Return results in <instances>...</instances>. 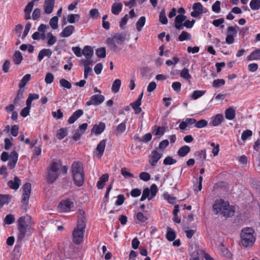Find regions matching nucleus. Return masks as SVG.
<instances>
[{"instance_id": "6e6552de", "label": "nucleus", "mask_w": 260, "mask_h": 260, "mask_svg": "<svg viewBox=\"0 0 260 260\" xmlns=\"http://www.w3.org/2000/svg\"><path fill=\"white\" fill-rule=\"evenodd\" d=\"M158 191L157 186L153 184L150 186V188H146L143 190L141 201H144L147 198L149 200L152 199L157 193Z\"/></svg>"}, {"instance_id": "c85d7f7f", "label": "nucleus", "mask_w": 260, "mask_h": 260, "mask_svg": "<svg viewBox=\"0 0 260 260\" xmlns=\"http://www.w3.org/2000/svg\"><path fill=\"white\" fill-rule=\"evenodd\" d=\"M248 60H260V49H257L253 51L248 57Z\"/></svg>"}, {"instance_id": "c03bdc74", "label": "nucleus", "mask_w": 260, "mask_h": 260, "mask_svg": "<svg viewBox=\"0 0 260 260\" xmlns=\"http://www.w3.org/2000/svg\"><path fill=\"white\" fill-rule=\"evenodd\" d=\"M58 21L57 16H54L50 20L49 24L52 29H56L58 28Z\"/></svg>"}, {"instance_id": "5701e85b", "label": "nucleus", "mask_w": 260, "mask_h": 260, "mask_svg": "<svg viewBox=\"0 0 260 260\" xmlns=\"http://www.w3.org/2000/svg\"><path fill=\"white\" fill-rule=\"evenodd\" d=\"M52 55V51L49 49H42L38 56V58L39 61H41L45 56H47L50 58Z\"/></svg>"}, {"instance_id": "58836bf2", "label": "nucleus", "mask_w": 260, "mask_h": 260, "mask_svg": "<svg viewBox=\"0 0 260 260\" xmlns=\"http://www.w3.org/2000/svg\"><path fill=\"white\" fill-rule=\"evenodd\" d=\"M191 37L190 34L185 31H183L178 37V40L180 41H183L184 40H190Z\"/></svg>"}, {"instance_id": "69168bd1", "label": "nucleus", "mask_w": 260, "mask_h": 260, "mask_svg": "<svg viewBox=\"0 0 260 260\" xmlns=\"http://www.w3.org/2000/svg\"><path fill=\"white\" fill-rule=\"evenodd\" d=\"M121 173L122 175L125 177L127 178H132L133 177V175L129 172L126 168H122L121 169Z\"/></svg>"}, {"instance_id": "0eeeda50", "label": "nucleus", "mask_w": 260, "mask_h": 260, "mask_svg": "<svg viewBox=\"0 0 260 260\" xmlns=\"http://www.w3.org/2000/svg\"><path fill=\"white\" fill-rule=\"evenodd\" d=\"M1 158L3 161H6L9 159L8 165L11 168H14L18 160V153L14 151L10 155L7 152H3L1 156Z\"/></svg>"}, {"instance_id": "de8ad7c7", "label": "nucleus", "mask_w": 260, "mask_h": 260, "mask_svg": "<svg viewBox=\"0 0 260 260\" xmlns=\"http://www.w3.org/2000/svg\"><path fill=\"white\" fill-rule=\"evenodd\" d=\"M67 135L66 128H60L57 131L56 137L60 140L62 139Z\"/></svg>"}, {"instance_id": "e2e57ef3", "label": "nucleus", "mask_w": 260, "mask_h": 260, "mask_svg": "<svg viewBox=\"0 0 260 260\" xmlns=\"http://www.w3.org/2000/svg\"><path fill=\"white\" fill-rule=\"evenodd\" d=\"M212 11L215 13H219L220 11V2L216 1L212 6Z\"/></svg>"}, {"instance_id": "20e7f679", "label": "nucleus", "mask_w": 260, "mask_h": 260, "mask_svg": "<svg viewBox=\"0 0 260 260\" xmlns=\"http://www.w3.org/2000/svg\"><path fill=\"white\" fill-rule=\"evenodd\" d=\"M254 231L251 228H243L241 232V243L245 247H250L255 241L254 236Z\"/></svg>"}, {"instance_id": "774afa93", "label": "nucleus", "mask_w": 260, "mask_h": 260, "mask_svg": "<svg viewBox=\"0 0 260 260\" xmlns=\"http://www.w3.org/2000/svg\"><path fill=\"white\" fill-rule=\"evenodd\" d=\"M41 15V10L39 8H36L34 10L32 14V18L34 20H37L40 18Z\"/></svg>"}, {"instance_id": "2f4dec72", "label": "nucleus", "mask_w": 260, "mask_h": 260, "mask_svg": "<svg viewBox=\"0 0 260 260\" xmlns=\"http://www.w3.org/2000/svg\"><path fill=\"white\" fill-rule=\"evenodd\" d=\"M223 117L221 114H217L213 118L211 124L214 126L219 125L223 121Z\"/></svg>"}, {"instance_id": "f03ea898", "label": "nucleus", "mask_w": 260, "mask_h": 260, "mask_svg": "<svg viewBox=\"0 0 260 260\" xmlns=\"http://www.w3.org/2000/svg\"><path fill=\"white\" fill-rule=\"evenodd\" d=\"M17 223L19 231L18 234V240H22L25 236L31 235L34 231L32 226L34 224V222L29 215H26L19 217L17 220Z\"/></svg>"}, {"instance_id": "a18cd8bd", "label": "nucleus", "mask_w": 260, "mask_h": 260, "mask_svg": "<svg viewBox=\"0 0 260 260\" xmlns=\"http://www.w3.org/2000/svg\"><path fill=\"white\" fill-rule=\"evenodd\" d=\"M250 7L253 10H257L260 8V0H251Z\"/></svg>"}, {"instance_id": "f257e3e1", "label": "nucleus", "mask_w": 260, "mask_h": 260, "mask_svg": "<svg viewBox=\"0 0 260 260\" xmlns=\"http://www.w3.org/2000/svg\"><path fill=\"white\" fill-rule=\"evenodd\" d=\"M86 228V217L82 209L78 210V219L77 226L72 232L73 242L76 244L82 242Z\"/></svg>"}, {"instance_id": "1a4fd4ad", "label": "nucleus", "mask_w": 260, "mask_h": 260, "mask_svg": "<svg viewBox=\"0 0 260 260\" xmlns=\"http://www.w3.org/2000/svg\"><path fill=\"white\" fill-rule=\"evenodd\" d=\"M239 29V27L237 25L230 26L228 27L225 38V42L228 44H232L234 42V37L236 36Z\"/></svg>"}, {"instance_id": "3c124183", "label": "nucleus", "mask_w": 260, "mask_h": 260, "mask_svg": "<svg viewBox=\"0 0 260 260\" xmlns=\"http://www.w3.org/2000/svg\"><path fill=\"white\" fill-rule=\"evenodd\" d=\"M205 93V91L203 90H195L192 94L191 98L193 100H197L198 98L201 97Z\"/></svg>"}, {"instance_id": "72a5a7b5", "label": "nucleus", "mask_w": 260, "mask_h": 260, "mask_svg": "<svg viewBox=\"0 0 260 260\" xmlns=\"http://www.w3.org/2000/svg\"><path fill=\"white\" fill-rule=\"evenodd\" d=\"M30 78L31 75L30 74H28L24 75L19 84V87L20 89L24 87L26 85L27 82L30 80Z\"/></svg>"}, {"instance_id": "4c0bfd02", "label": "nucleus", "mask_w": 260, "mask_h": 260, "mask_svg": "<svg viewBox=\"0 0 260 260\" xmlns=\"http://www.w3.org/2000/svg\"><path fill=\"white\" fill-rule=\"evenodd\" d=\"M23 59L22 55L19 51H16L13 58V61L16 64H19L21 63Z\"/></svg>"}, {"instance_id": "603ef678", "label": "nucleus", "mask_w": 260, "mask_h": 260, "mask_svg": "<svg viewBox=\"0 0 260 260\" xmlns=\"http://www.w3.org/2000/svg\"><path fill=\"white\" fill-rule=\"evenodd\" d=\"M252 135V132L251 130L247 129L244 131L241 135V139L245 141L248 138L250 137Z\"/></svg>"}, {"instance_id": "a19ab883", "label": "nucleus", "mask_w": 260, "mask_h": 260, "mask_svg": "<svg viewBox=\"0 0 260 260\" xmlns=\"http://www.w3.org/2000/svg\"><path fill=\"white\" fill-rule=\"evenodd\" d=\"M159 20L162 24H167L168 23V19L166 17L165 10L164 9L162 10L159 13Z\"/></svg>"}, {"instance_id": "39448f33", "label": "nucleus", "mask_w": 260, "mask_h": 260, "mask_svg": "<svg viewBox=\"0 0 260 260\" xmlns=\"http://www.w3.org/2000/svg\"><path fill=\"white\" fill-rule=\"evenodd\" d=\"M126 35L124 33L115 34L112 38L107 39L106 42L109 48L113 51H117L119 49L117 44H122L125 40Z\"/></svg>"}, {"instance_id": "bf43d9fd", "label": "nucleus", "mask_w": 260, "mask_h": 260, "mask_svg": "<svg viewBox=\"0 0 260 260\" xmlns=\"http://www.w3.org/2000/svg\"><path fill=\"white\" fill-rule=\"evenodd\" d=\"M208 122L206 120L204 119H201L198 122L196 121L195 126L197 128H201L206 126Z\"/></svg>"}, {"instance_id": "864d4df0", "label": "nucleus", "mask_w": 260, "mask_h": 260, "mask_svg": "<svg viewBox=\"0 0 260 260\" xmlns=\"http://www.w3.org/2000/svg\"><path fill=\"white\" fill-rule=\"evenodd\" d=\"M96 55L100 58H104L106 56V49L105 47H102L96 50Z\"/></svg>"}, {"instance_id": "f8f14e48", "label": "nucleus", "mask_w": 260, "mask_h": 260, "mask_svg": "<svg viewBox=\"0 0 260 260\" xmlns=\"http://www.w3.org/2000/svg\"><path fill=\"white\" fill-rule=\"evenodd\" d=\"M104 100L105 97L104 95L100 94H94L91 96L90 100L86 102V105L88 106L91 105H99Z\"/></svg>"}, {"instance_id": "4d7b16f0", "label": "nucleus", "mask_w": 260, "mask_h": 260, "mask_svg": "<svg viewBox=\"0 0 260 260\" xmlns=\"http://www.w3.org/2000/svg\"><path fill=\"white\" fill-rule=\"evenodd\" d=\"M5 223L7 224H11L13 223L15 221V218L13 215L10 214L7 215L5 219H4Z\"/></svg>"}, {"instance_id": "a878e982", "label": "nucleus", "mask_w": 260, "mask_h": 260, "mask_svg": "<svg viewBox=\"0 0 260 260\" xmlns=\"http://www.w3.org/2000/svg\"><path fill=\"white\" fill-rule=\"evenodd\" d=\"M82 54L86 58H91L93 55V50L90 46H85L82 50Z\"/></svg>"}, {"instance_id": "4be33fe9", "label": "nucleus", "mask_w": 260, "mask_h": 260, "mask_svg": "<svg viewBox=\"0 0 260 260\" xmlns=\"http://www.w3.org/2000/svg\"><path fill=\"white\" fill-rule=\"evenodd\" d=\"M83 114V111L81 110H78L76 111L73 115L69 118L68 122L70 124H72L75 122V121L78 119Z\"/></svg>"}, {"instance_id": "ea45409f", "label": "nucleus", "mask_w": 260, "mask_h": 260, "mask_svg": "<svg viewBox=\"0 0 260 260\" xmlns=\"http://www.w3.org/2000/svg\"><path fill=\"white\" fill-rule=\"evenodd\" d=\"M127 120V119H126L124 121L120 124H119L116 127V133L117 134H121L123 133L125 129H126V125L125 124L126 123V121Z\"/></svg>"}, {"instance_id": "338daca9", "label": "nucleus", "mask_w": 260, "mask_h": 260, "mask_svg": "<svg viewBox=\"0 0 260 260\" xmlns=\"http://www.w3.org/2000/svg\"><path fill=\"white\" fill-rule=\"evenodd\" d=\"M140 178L144 181H147L150 179V175L147 172H142L139 175Z\"/></svg>"}, {"instance_id": "c9c22d12", "label": "nucleus", "mask_w": 260, "mask_h": 260, "mask_svg": "<svg viewBox=\"0 0 260 260\" xmlns=\"http://www.w3.org/2000/svg\"><path fill=\"white\" fill-rule=\"evenodd\" d=\"M146 22V18L144 16H141L136 23V28L138 31H141Z\"/></svg>"}, {"instance_id": "cd10ccee", "label": "nucleus", "mask_w": 260, "mask_h": 260, "mask_svg": "<svg viewBox=\"0 0 260 260\" xmlns=\"http://www.w3.org/2000/svg\"><path fill=\"white\" fill-rule=\"evenodd\" d=\"M190 151V147L188 146L185 145L179 149L178 151V155L181 157H184Z\"/></svg>"}, {"instance_id": "4468645a", "label": "nucleus", "mask_w": 260, "mask_h": 260, "mask_svg": "<svg viewBox=\"0 0 260 260\" xmlns=\"http://www.w3.org/2000/svg\"><path fill=\"white\" fill-rule=\"evenodd\" d=\"M193 11L191 13V16L197 17L199 15L203 13V7L200 3H196L192 6Z\"/></svg>"}, {"instance_id": "a211bd4d", "label": "nucleus", "mask_w": 260, "mask_h": 260, "mask_svg": "<svg viewBox=\"0 0 260 260\" xmlns=\"http://www.w3.org/2000/svg\"><path fill=\"white\" fill-rule=\"evenodd\" d=\"M72 174L84 173L83 165L79 161L74 162L72 166Z\"/></svg>"}, {"instance_id": "bb28decb", "label": "nucleus", "mask_w": 260, "mask_h": 260, "mask_svg": "<svg viewBox=\"0 0 260 260\" xmlns=\"http://www.w3.org/2000/svg\"><path fill=\"white\" fill-rule=\"evenodd\" d=\"M11 200V196L9 194H0V208L5 204H8Z\"/></svg>"}, {"instance_id": "dca6fc26", "label": "nucleus", "mask_w": 260, "mask_h": 260, "mask_svg": "<svg viewBox=\"0 0 260 260\" xmlns=\"http://www.w3.org/2000/svg\"><path fill=\"white\" fill-rule=\"evenodd\" d=\"M55 4L54 0H45L43 5L44 12L47 14L52 13Z\"/></svg>"}, {"instance_id": "6ab92c4d", "label": "nucleus", "mask_w": 260, "mask_h": 260, "mask_svg": "<svg viewBox=\"0 0 260 260\" xmlns=\"http://www.w3.org/2000/svg\"><path fill=\"white\" fill-rule=\"evenodd\" d=\"M21 184V180L17 177L15 176L14 178V181L10 180L8 182V186L11 189L17 190Z\"/></svg>"}, {"instance_id": "2eb2a0df", "label": "nucleus", "mask_w": 260, "mask_h": 260, "mask_svg": "<svg viewBox=\"0 0 260 260\" xmlns=\"http://www.w3.org/2000/svg\"><path fill=\"white\" fill-rule=\"evenodd\" d=\"M186 16L182 14L178 15L175 19L174 26L176 28L179 30L183 29L182 22L185 21Z\"/></svg>"}, {"instance_id": "e433bc0d", "label": "nucleus", "mask_w": 260, "mask_h": 260, "mask_svg": "<svg viewBox=\"0 0 260 260\" xmlns=\"http://www.w3.org/2000/svg\"><path fill=\"white\" fill-rule=\"evenodd\" d=\"M121 86V80L120 79H116L113 83L112 86V90L114 93L119 91Z\"/></svg>"}, {"instance_id": "f3484780", "label": "nucleus", "mask_w": 260, "mask_h": 260, "mask_svg": "<svg viewBox=\"0 0 260 260\" xmlns=\"http://www.w3.org/2000/svg\"><path fill=\"white\" fill-rule=\"evenodd\" d=\"M74 26L70 25L66 26L60 33V36L62 38H67L71 36L75 31Z\"/></svg>"}, {"instance_id": "ddd939ff", "label": "nucleus", "mask_w": 260, "mask_h": 260, "mask_svg": "<svg viewBox=\"0 0 260 260\" xmlns=\"http://www.w3.org/2000/svg\"><path fill=\"white\" fill-rule=\"evenodd\" d=\"M162 156L156 150H153L149 156V162L153 167L155 166Z\"/></svg>"}, {"instance_id": "052dcab7", "label": "nucleus", "mask_w": 260, "mask_h": 260, "mask_svg": "<svg viewBox=\"0 0 260 260\" xmlns=\"http://www.w3.org/2000/svg\"><path fill=\"white\" fill-rule=\"evenodd\" d=\"M45 82L47 84H51L54 81V76L51 73H48L46 74L45 78Z\"/></svg>"}, {"instance_id": "aec40b11", "label": "nucleus", "mask_w": 260, "mask_h": 260, "mask_svg": "<svg viewBox=\"0 0 260 260\" xmlns=\"http://www.w3.org/2000/svg\"><path fill=\"white\" fill-rule=\"evenodd\" d=\"M105 128V124L104 122H101L99 124L94 125L91 129V133H94L95 135L101 134Z\"/></svg>"}, {"instance_id": "9d476101", "label": "nucleus", "mask_w": 260, "mask_h": 260, "mask_svg": "<svg viewBox=\"0 0 260 260\" xmlns=\"http://www.w3.org/2000/svg\"><path fill=\"white\" fill-rule=\"evenodd\" d=\"M31 184L29 183H26L23 186V192L22 194V203L24 205L28 204V200L31 193Z\"/></svg>"}, {"instance_id": "09e8293b", "label": "nucleus", "mask_w": 260, "mask_h": 260, "mask_svg": "<svg viewBox=\"0 0 260 260\" xmlns=\"http://www.w3.org/2000/svg\"><path fill=\"white\" fill-rule=\"evenodd\" d=\"M180 76L186 80H189L191 79V75L189 73L188 69L184 68L180 73Z\"/></svg>"}, {"instance_id": "37998d69", "label": "nucleus", "mask_w": 260, "mask_h": 260, "mask_svg": "<svg viewBox=\"0 0 260 260\" xmlns=\"http://www.w3.org/2000/svg\"><path fill=\"white\" fill-rule=\"evenodd\" d=\"M59 84L62 87L68 89H70L72 88L71 83L65 79H61L59 80Z\"/></svg>"}, {"instance_id": "393cba45", "label": "nucleus", "mask_w": 260, "mask_h": 260, "mask_svg": "<svg viewBox=\"0 0 260 260\" xmlns=\"http://www.w3.org/2000/svg\"><path fill=\"white\" fill-rule=\"evenodd\" d=\"M109 175L108 174H103L100 178L99 181L97 182L96 186L99 189L103 188L105 183L108 180Z\"/></svg>"}, {"instance_id": "5fc2aeb1", "label": "nucleus", "mask_w": 260, "mask_h": 260, "mask_svg": "<svg viewBox=\"0 0 260 260\" xmlns=\"http://www.w3.org/2000/svg\"><path fill=\"white\" fill-rule=\"evenodd\" d=\"M176 161V160L172 157L167 156L164 159L163 163L165 165H171L175 164Z\"/></svg>"}, {"instance_id": "680f3d73", "label": "nucleus", "mask_w": 260, "mask_h": 260, "mask_svg": "<svg viewBox=\"0 0 260 260\" xmlns=\"http://www.w3.org/2000/svg\"><path fill=\"white\" fill-rule=\"evenodd\" d=\"M99 16V12L98 9H92L89 11V16L92 19H97Z\"/></svg>"}, {"instance_id": "13d9d810", "label": "nucleus", "mask_w": 260, "mask_h": 260, "mask_svg": "<svg viewBox=\"0 0 260 260\" xmlns=\"http://www.w3.org/2000/svg\"><path fill=\"white\" fill-rule=\"evenodd\" d=\"M224 19L221 18L220 19H216L213 21L212 24L216 27L220 26L221 28L224 27L223 23L224 22Z\"/></svg>"}, {"instance_id": "6e6d98bb", "label": "nucleus", "mask_w": 260, "mask_h": 260, "mask_svg": "<svg viewBox=\"0 0 260 260\" xmlns=\"http://www.w3.org/2000/svg\"><path fill=\"white\" fill-rule=\"evenodd\" d=\"M80 16L78 14H70L68 16V21L70 23H74L76 21V19L78 20Z\"/></svg>"}, {"instance_id": "9b49d317", "label": "nucleus", "mask_w": 260, "mask_h": 260, "mask_svg": "<svg viewBox=\"0 0 260 260\" xmlns=\"http://www.w3.org/2000/svg\"><path fill=\"white\" fill-rule=\"evenodd\" d=\"M74 203L70 200H66L61 202L58 205V209L60 212H66L71 211L74 208Z\"/></svg>"}, {"instance_id": "7ed1b4c3", "label": "nucleus", "mask_w": 260, "mask_h": 260, "mask_svg": "<svg viewBox=\"0 0 260 260\" xmlns=\"http://www.w3.org/2000/svg\"><path fill=\"white\" fill-rule=\"evenodd\" d=\"M212 208L215 214L220 213L226 217H230L234 213L233 207L230 206L228 202H225L221 200L216 201Z\"/></svg>"}, {"instance_id": "79ce46f5", "label": "nucleus", "mask_w": 260, "mask_h": 260, "mask_svg": "<svg viewBox=\"0 0 260 260\" xmlns=\"http://www.w3.org/2000/svg\"><path fill=\"white\" fill-rule=\"evenodd\" d=\"M24 90L20 89L17 93V94L14 100V104L16 105L19 104V102L23 98Z\"/></svg>"}, {"instance_id": "7c9ffc66", "label": "nucleus", "mask_w": 260, "mask_h": 260, "mask_svg": "<svg viewBox=\"0 0 260 260\" xmlns=\"http://www.w3.org/2000/svg\"><path fill=\"white\" fill-rule=\"evenodd\" d=\"M47 45L48 46H52L57 41V38L55 36H53L51 32H49L47 34Z\"/></svg>"}, {"instance_id": "423d86ee", "label": "nucleus", "mask_w": 260, "mask_h": 260, "mask_svg": "<svg viewBox=\"0 0 260 260\" xmlns=\"http://www.w3.org/2000/svg\"><path fill=\"white\" fill-rule=\"evenodd\" d=\"M61 165L60 163L53 162L48 168L47 174V181L49 183H52L57 178L60 174V170Z\"/></svg>"}, {"instance_id": "49530a36", "label": "nucleus", "mask_w": 260, "mask_h": 260, "mask_svg": "<svg viewBox=\"0 0 260 260\" xmlns=\"http://www.w3.org/2000/svg\"><path fill=\"white\" fill-rule=\"evenodd\" d=\"M93 63L92 60L91 58L81 59L80 61V65L83 64L84 68H90V66L92 65Z\"/></svg>"}, {"instance_id": "b1692460", "label": "nucleus", "mask_w": 260, "mask_h": 260, "mask_svg": "<svg viewBox=\"0 0 260 260\" xmlns=\"http://www.w3.org/2000/svg\"><path fill=\"white\" fill-rule=\"evenodd\" d=\"M106 144V140H103L98 145L96 150L98 152V156L101 157L104 152Z\"/></svg>"}, {"instance_id": "f704fd0d", "label": "nucleus", "mask_w": 260, "mask_h": 260, "mask_svg": "<svg viewBox=\"0 0 260 260\" xmlns=\"http://www.w3.org/2000/svg\"><path fill=\"white\" fill-rule=\"evenodd\" d=\"M141 105V103L137 101H136L135 102L131 104V106L134 110L135 114H138L141 112L142 109L140 107Z\"/></svg>"}, {"instance_id": "8fccbe9b", "label": "nucleus", "mask_w": 260, "mask_h": 260, "mask_svg": "<svg viewBox=\"0 0 260 260\" xmlns=\"http://www.w3.org/2000/svg\"><path fill=\"white\" fill-rule=\"evenodd\" d=\"M166 238L168 240L173 241L176 238V234L174 232L172 231L170 228H169L166 234Z\"/></svg>"}, {"instance_id": "473e14b6", "label": "nucleus", "mask_w": 260, "mask_h": 260, "mask_svg": "<svg viewBox=\"0 0 260 260\" xmlns=\"http://www.w3.org/2000/svg\"><path fill=\"white\" fill-rule=\"evenodd\" d=\"M225 117L227 119L233 120L235 117V111L232 108L225 110Z\"/></svg>"}, {"instance_id": "412c9836", "label": "nucleus", "mask_w": 260, "mask_h": 260, "mask_svg": "<svg viewBox=\"0 0 260 260\" xmlns=\"http://www.w3.org/2000/svg\"><path fill=\"white\" fill-rule=\"evenodd\" d=\"M72 174L75 184L78 186H82L84 182V173Z\"/></svg>"}, {"instance_id": "0e129e2a", "label": "nucleus", "mask_w": 260, "mask_h": 260, "mask_svg": "<svg viewBox=\"0 0 260 260\" xmlns=\"http://www.w3.org/2000/svg\"><path fill=\"white\" fill-rule=\"evenodd\" d=\"M52 115L54 118L59 119L63 117V113L61 110L59 109H57L56 111H53L52 112Z\"/></svg>"}, {"instance_id": "c756f323", "label": "nucleus", "mask_w": 260, "mask_h": 260, "mask_svg": "<svg viewBox=\"0 0 260 260\" xmlns=\"http://www.w3.org/2000/svg\"><path fill=\"white\" fill-rule=\"evenodd\" d=\"M122 5L121 3H114L111 8V11L114 15H118L122 10Z\"/></svg>"}]
</instances>
